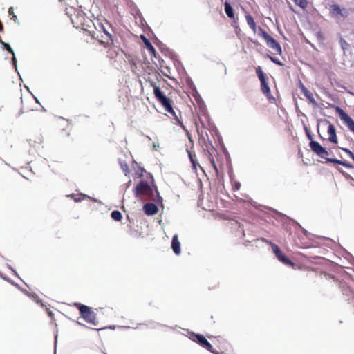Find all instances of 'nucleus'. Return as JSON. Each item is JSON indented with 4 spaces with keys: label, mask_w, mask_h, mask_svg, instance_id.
Here are the masks:
<instances>
[{
    "label": "nucleus",
    "mask_w": 354,
    "mask_h": 354,
    "mask_svg": "<svg viewBox=\"0 0 354 354\" xmlns=\"http://www.w3.org/2000/svg\"><path fill=\"white\" fill-rule=\"evenodd\" d=\"M151 86L153 88V93L156 99L162 105L165 110L172 115L177 117L171 105V101L163 93L160 88L157 86L156 83L151 82Z\"/></svg>",
    "instance_id": "4"
},
{
    "label": "nucleus",
    "mask_w": 354,
    "mask_h": 354,
    "mask_svg": "<svg viewBox=\"0 0 354 354\" xmlns=\"http://www.w3.org/2000/svg\"><path fill=\"white\" fill-rule=\"evenodd\" d=\"M259 36L261 37L264 40H266L270 35L261 26L257 27V30Z\"/></svg>",
    "instance_id": "22"
},
{
    "label": "nucleus",
    "mask_w": 354,
    "mask_h": 354,
    "mask_svg": "<svg viewBox=\"0 0 354 354\" xmlns=\"http://www.w3.org/2000/svg\"><path fill=\"white\" fill-rule=\"evenodd\" d=\"M111 216L113 220L116 221H120L122 218L121 212L118 210L113 211L111 212Z\"/></svg>",
    "instance_id": "23"
},
{
    "label": "nucleus",
    "mask_w": 354,
    "mask_h": 354,
    "mask_svg": "<svg viewBox=\"0 0 354 354\" xmlns=\"http://www.w3.org/2000/svg\"><path fill=\"white\" fill-rule=\"evenodd\" d=\"M171 248L176 255H179L180 254V243L177 235H174L172 238Z\"/></svg>",
    "instance_id": "16"
},
{
    "label": "nucleus",
    "mask_w": 354,
    "mask_h": 354,
    "mask_svg": "<svg viewBox=\"0 0 354 354\" xmlns=\"http://www.w3.org/2000/svg\"><path fill=\"white\" fill-rule=\"evenodd\" d=\"M192 339L198 343L201 346L206 350L210 351L213 354H218V352L214 350L211 344L206 339V338L200 334H193Z\"/></svg>",
    "instance_id": "8"
},
{
    "label": "nucleus",
    "mask_w": 354,
    "mask_h": 354,
    "mask_svg": "<svg viewBox=\"0 0 354 354\" xmlns=\"http://www.w3.org/2000/svg\"><path fill=\"white\" fill-rule=\"evenodd\" d=\"M250 41H251L252 43H253V44H255V45L259 44V43H258V41H257V40H254V39H250Z\"/></svg>",
    "instance_id": "36"
},
{
    "label": "nucleus",
    "mask_w": 354,
    "mask_h": 354,
    "mask_svg": "<svg viewBox=\"0 0 354 354\" xmlns=\"http://www.w3.org/2000/svg\"><path fill=\"white\" fill-rule=\"evenodd\" d=\"M245 17L248 25L250 26L252 32L254 33H256L257 30V26L256 24V22L254 21L253 17L250 14L246 13Z\"/></svg>",
    "instance_id": "17"
},
{
    "label": "nucleus",
    "mask_w": 354,
    "mask_h": 354,
    "mask_svg": "<svg viewBox=\"0 0 354 354\" xmlns=\"http://www.w3.org/2000/svg\"><path fill=\"white\" fill-rule=\"evenodd\" d=\"M267 46L272 48L276 54L281 55L282 53L281 47L279 43L274 39L272 37L270 36L266 40Z\"/></svg>",
    "instance_id": "11"
},
{
    "label": "nucleus",
    "mask_w": 354,
    "mask_h": 354,
    "mask_svg": "<svg viewBox=\"0 0 354 354\" xmlns=\"http://www.w3.org/2000/svg\"><path fill=\"white\" fill-rule=\"evenodd\" d=\"M340 149L344 152H346L351 158L354 156V153L348 149L342 147H340Z\"/></svg>",
    "instance_id": "29"
},
{
    "label": "nucleus",
    "mask_w": 354,
    "mask_h": 354,
    "mask_svg": "<svg viewBox=\"0 0 354 354\" xmlns=\"http://www.w3.org/2000/svg\"><path fill=\"white\" fill-rule=\"evenodd\" d=\"M341 46L344 50H346L348 47V44L344 39H341L340 40Z\"/></svg>",
    "instance_id": "28"
},
{
    "label": "nucleus",
    "mask_w": 354,
    "mask_h": 354,
    "mask_svg": "<svg viewBox=\"0 0 354 354\" xmlns=\"http://www.w3.org/2000/svg\"><path fill=\"white\" fill-rule=\"evenodd\" d=\"M67 15L70 17L74 27L91 32L89 28L94 25L93 22L89 17L86 16L82 10L70 8L67 9Z\"/></svg>",
    "instance_id": "1"
},
{
    "label": "nucleus",
    "mask_w": 354,
    "mask_h": 354,
    "mask_svg": "<svg viewBox=\"0 0 354 354\" xmlns=\"http://www.w3.org/2000/svg\"><path fill=\"white\" fill-rule=\"evenodd\" d=\"M256 73L258 76L260 82H261V90L262 93L268 97L270 98L271 95L270 88L268 84V77L266 75L263 73L261 66H258L256 68Z\"/></svg>",
    "instance_id": "7"
},
{
    "label": "nucleus",
    "mask_w": 354,
    "mask_h": 354,
    "mask_svg": "<svg viewBox=\"0 0 354 354\" xmlns=\"http://www.w3.org/2000/svg\"><path fill=\"white\" fill-rule=\"evenodd\" d=\"M335 111L339 114L340 119L344 121L348 128L354 133V120L339 106L335 107Z\"/></svg>",
    "instance_id": "9"
},
{
    "label": "nucleus",
    "mask_w": 354,
    "mask_h": 354,
    "mask_svg": "<svg viewBox=\"0 0 354 354\" xmlns=\"http://www.w3.org/2000/svg\"><path fill=\"white\" fill-rule=\"evenodd\" d=\"M153 147L156 149V147H157V145H153Z\"/></svg>",
    "instance_id": "40"
},
{
    "label": "nucleus",
    "mask_w": 354,
    "mask_h": 354,
    "mask_svg": "<svg viewBox=\"0 0 354 354\" xmlns=\"http://www.w3.org/2000/svg\"><path fill=\"white\" fill-rule=\"evenodd\" d=\"M143 209L148 216H152L158 213V209L154 203H148L144 205Z\"/></svg>",
    "instance_id": "13"
},
{
    "label": "nucleus",
    "mask_w": 354,
    "mask_h": 354,
    "mask_svg": "<svg viewBox=\"0 0 354 354\" xmlns=\"http://www.w3.org/2000/svg\"><path fill=\"white\" fill-rule=\"evenodd\" d=\"M225 12L228 17H230V19H234L233 8L232 7L231 4L227 1L225 2Z\"/></svg>",
    "instance_id": "20"
},
{
    "label": "nucleus",
    "mask_w": 354,
    "mask_h": 354,
    "mask_svg": "<svg viewBox=\"0 0 354 354\" xmlns=\"http://www.w3.org/2000/svg\"><path fill=\"white\" fill-rule=\"evenodd\" d=\"M122 167L123 171H124L125 175L128 176L130 172L128 165L127 164H125L124 165H122Z\"/></svg>",
    "instance_id": "31"
},
{
    "label": "nucleus",
    "mask_w": 354,
    "mask_h": 354,
    "mask_svg": "<svg viewBox=\"0 0 354 354\" xmlns=\"http://www.w3.org/2000/svg\"><path fill=\"white\" fill-rule=\"evenodd\" d=\"M310 149L316 153L318 156L322 158L326 159L328 162L337 163L346 168H353V165L347 162L342 161L340 160H337L335 158H328V152L326 151L325 148H324L318 142L315 140H311L309 144Z\"/></svg>",
    "instance_id": "2"
},
{
    "label": "nucleus",
    "mask_w": 354,
    "mask_h": 354,
    "mask_svg": "<svg viewBox=\"0 0 354 354\" xmlns=\"http://www.w3.org/2000/svg\"><path fill=\"white\" fill-rule=\"evenodd\" d=\"M12 55H13L12 59V62L15 65L16 64V58L15 57V54Z\"/></svg>",
    "instance_id": "37"
},
{
    "label": "nucleus",
    "mask_w": 354,
    "mask_h": 354,
    "mask_svg": "<svg viewBox=\"0 0 354 354\" xmlns=\"http://www.w3.org/2000/svg\"><path fill=\"white\" fill-rule=\"evenodd\" d=\"M47 314L48 315L51 317L52 319L54 318V313H53L52 310H50V309H47Z\"/></svg>",
    "instance_id": "35"
},
{
    "label": "nucleus",
    "mask_w": 354,
    "mask_h": 354,
    "mask_svg": "<svg viewBox=\"0 0 354 354\" xmlns=\"http://www.w3.org/2000/svg\"><path fill=\"white\" fill-rule=\"evenodd\" d=\"M330 13L333 17H337L338 15L342 16H347V12H342V10L339 7V6L337 4H333L330 6Z\"/></svg>",
    "instance_id": "14"
},
{
    "label": "nucleus",
    "mask_w": 354,
    "mask_h": 354,
    "mask_svg": "<svg viewBox=\"0 0 354 354\" xmlns=\"http://www.w3.org/2000/svg\"><path fill=\"white\" fill-rule=\"evenodd\" d=\"M241 185L239 183H235V184L233 185V189L234 190H239L240 189Z\"/></svg>",
    "instance_id": "33"
},
{
    "label": "nucleus",
    "mask_w": 354,
    "mask_h": 354,
    "mask_svg": "<svg viewBox=\"0 0 354 354\" xmlns=\"http://www.w3.org/2000/svg\"><path fill=\"white\" fill-rule=\"evenodd\" d=\"M153 147L156 149V147H157V145H153Z\"/></svg>",
    "instance_id": "41"
},
{
    "label": "nucleus",
    "mask_w": 354,
    "mask_h": 354,
    "mask_svg": "<svg viewBox=\"0 0 354 354\" xmlns=\"http://www.w3.org/2000/svg\"><path fill=\"white\" fill-rule=\"evenodd\" d=\"M352 159L354 160V156L352 158Z\"/></svg>",
    "instance_id": "45"
},
{
    "label": "nucleus",
    "mask_w": 354,
    "mask_h": 354,
    "mask_svg": "<svg viewBox=\"0 0 354 354\" xmlns=\"http://www.w3.org/2000/svg\"><path fill=\"white\" fill-rule=\"evenodd\" d=\"M277 259L286 266H290L292 268H295L296 266V264L293 263L289 258H288L283 253L278 257Z\"/></svg>",
    "instance_id": "18"
},
{
    "label": "nucleus",
    "mask_w": 354,
    "mask_h": 354,
    "mask_svg": "<svg viewBox=\"0 0 354 354\" xmlns=\"http://www.w3.org/2000/svg\"><path fill=\"white\" fill-rule=\"evenodd\" d=\"M271 247H272V252L275 254L277 258L278 257H279L281 254H283V252L281 251V250L279 248V246L277 245L276 244L272 243H271Z\"/></svg>",
    "instance_id": "24"
},
{
    "label": "nucleus",
    "mask_w": 354,
    "mask_h": 354,
    "mask_svg": "<svg viewBox=\"0 0 354 354\" xmlns=\"http://www.w3.org/2000/svg\"><path fill=\"white\" fill-rule=\"evenodd\" d=\"M144 44L145 45L146 48L148 50L149 54L151 55L156 56V50L155 48L153 46L151 43L149 41V40L145 37H142Z\"/></svg>",
    "instance_id": "19"
},
{
    "label": "nucleus",
    "mask_w": 354,
    "mask_h": 354,
    "mask_svg": "<svg viewBox=\"0 0 354 354\" xmlns=\"http://www.w3.org/2000/svg\"><path fill=\"white\" fill-rule=\"evenodd\" d=\"M268 57H269L270 59L272 62H274V63H275V64H277V65H279V66H281V65H282V63H281V62L278 59L274 58V57H271V56H268Z\"/></svg>",
    "instance_id": "30"
},
{
    "label": "nucleus",
    "mask_w": 354,
    "mask_h": 354,
    "mask_svg": "<svg viewBox=\"0 0 354 354\" xmlns=\"http://www.w3.org/2000/svg\"><path fill=\"white\" fill-rule=\"evenodd\" d=\"M187 152L188 153V156L189 158V160L192 164V166H193V168L194 169H196V167L197 165H198V162H197V160H196V155L194 153H193L190 149H187Z\"/></svg>",
    "instance_id": "21"
},
{
    "label": "nucleus",
    "mask_w": 354,
    "mask_h": 354,
    "mask_svg": "<svg viewBox=\"0 0 354 354\" xmlns=\"http://www.w3.org/2000/svg\"><path fill=\"white\" fill-rule=\"evenodd\" d=\"M100 27L102 30V33L101 32L91 30L89 33L93 38L97 39L100 44H102L105 48H107L113 44L112 36L107 30H105L103 25Z\"/></svg>",
    "instance_id": "6"
},
{
    "label": "nucleus",
    "mask_w": 354,
    "mask_h": 354,
    "mask_svg": "<svg viewBox=\"0 0 354 354\" xmlns=\"http://www.w3.org/2000/svg\"><path fill=\"white\" fill-rule=\"evenodd\" d=\"M204 155H205L207 160L209 162V165H211V167L214 169L215 172L216 174H218V170L217 166H216V165L215 163V161H214V157H213L212 154L210 153L209 151L204 150Z\"/></svg>",
    "instance_id": "15"
},
{
    "label": "nucleus",
    "mask_w": 354,
    "mask_h": 354,
    "mask_svg": "<svg viewBox=\"0 0 354 354\" xmlns=\"http://www.w3.org/2000/svg\"><path fill=\"white\" fill-rule=\"evenodd\" d=\"M203 127V126L202 127ZM196 130H197V132H198V134L200 137H203V128L200 129L197 125H196Z\"/></svg>",
    "instance_id": "32"
},
{
    "label": "nucleus",
    "mask_w": 354,
    "mask_h": 354,
    "mask_svg": "<svg viewBox=\"0 0 354 354\" xmlns=\"http://www.w3.org/2000/svg\"><path fill=\"white\" fill-rule=\"evenodd\" d=\"M198 167H200V169L203 170L202 167H201V165H198Z\"/></svg>",
    "instance_id": "42"
},
{
    "label": "nucleus",
    "mask_w": 354,
    "mask_h": 354,
    "mask_svg": "<svg viewBox=\"0 0 354 354\" xmlns=\"http://www.w3.org/2000/svg\"><path fill=\"white\" fill-rule=\"evenodd\" d=\"M190 142L193 144L192 140L189 138Z\"/></svg>",
    "instance_id": "39"
},
{
    "label": "nucleus",
    "mask_w": 354,
    "mask_h": 354,
    "mask_svg": "<svg viewBox=\"0 0 354 354\" xmlns=\"http://www.w3.org/2000/svg\"><path fill=\"white\" fill-rule=\"evenodd\" d=\"M299 88L301 93L314 105L317 106V102L313 97V93L304 85L301 82H299Z\"/></svg>",
    "instance_id": "12"
},
{
    "label": "nucleus",
    "mask_w": 354,
    "mask_h": 354,
    "mask_svg": "<svg viewBox=\"0 0 354 354\" xmlns=\"http://www.w3.org/2000/svg\"><path fill=\"white\" fill-rule=\"evenodd\" d=\"M8 13L10 15H12L11 19H13L15 21H17V16L14 14L13 8L11 7L8 10Z\"/></svg>",
    "instance_id": "27"
},
{
    "label": "nucleus",
    "mask_w": 354,
    "mask_h": 354,
    "mask_svg": "<svg viewBox=\"0 0 354 354\" xmlns=\"http://www.w3.org/2000/svg\"><path fill=\"white\" fill-rule=\"evenodd\" d=\"M74 306L79 309L81 317L86 322L94 326H97L98 324V322L96 319V314L92 310L91 308L80 303H75Z\"/></svg>",
    "instance_id": "5"
},
{
    "label": "nucleus",
    "mask_w": 354,
    "mask_h": 354,
    "mask_svg": "<svg viewBox=\"0 0 354 354\" xmlns=\"http://www.w3.org/2000/svg\"><path fill=\"white\" fill-rule=\"evenodd\" d=\"M155 192L156 195L154 194L153 189L145 181H141L135 187V194L136 196L143 195L151 198L155 201L162 203V199L160 196L156 187H155Z\"/></svg>",
    "instance_id": "3"
},
{
    "label": "nucleus",
    "mask_w": 354,
    "mask_h": 354,
    "mask_svg": "<svg viewBox=\"0 0 354 354\" xmlns=\"http://www.w3.org/2000/svg\"><path fill=\"white\" fill-rule=\"evenodd\" d=\"M306 135H307L308 138L310 141H311V140H313V137H312V136H311V134H310V131H308V129H306Z\"/></svg>",
    "instance_id": "34"
},
{
    "label": "nucleus",
    "mask_w": 354,
    "mask_h": 354,
    "mask_svg": "<svg viewBox=\"0 0 354 354\" xmlns=\"http://www.w3.org/2000/svg\"><path fill=\"white\" fill-rule=\"evenodd\" d=\"M325 122L328 124L327 133L328 135V138H327V140L331 143L337 144L338 140L335 126L333 124H331L330 122L328 120H325Z\"/></svg>",
    "instance_id": "10"
},
{
    "label": "nucleus",
    "mask_w": 354,
    "mask_h": 354,
    "mask_svg": "<svg viewBox=\"0 0 354 354\" xmlns=\"http://www.w3.org/2000/svg\"><path fill=\"white\" fill-rule=\"evenodd\" d=\"M295 4H297V6H299L300 8L304 9L307 5H308V1L307 0H292Z\"/></svg>",
    "instance_id": "25"
},
{
    "label": "nucleus",
    "mask_w": 354,
    "mask_h": 354,
    "mask_svg": "<svg viewBox=\"0 0 354 354\" xmlns=\"http://www.w3.org/2000/svg\"><path fill=\"white\" fill-rule=\"evenodd\" d=\"M218 354H223V352H222V353H218Z\"/></svg>",
    "instance_id": "44"
},
{
    "label": "nucleus",
    "mask_w": 354,
    "mask_h": 354,
    "mask_svg": "<svg viewBox=\"0 0 354 354\" xmlns=\"http://www.w3.org/2000/svg\"><path fill=\"white\" fill-rule=\"evenodd\" d=\"M75 201H80V198H78V197H76V198H75Z\"/></svg>",
    "instance_id": "38"
},
{
    "label": "nucleus",
    "mask_w": 354,
    "mask_h": 354,
    "mask_svg": "<svg viewBox=\"0 0 354 354\" xmlns=\"http://www.w3.org/2000/svg\"><path fill=\"white\" fill-rule=\"evenodd\" d=\"M198 167H200V169L203 170L202 167H201V165H198Z\"/></svg>",
    "instance_id": "43"
},
{
    "label": "nucleus",
    "mask_w": 354,
    "mask_h": 354,
    "mask_svg": "<svg viewBox=\"0 0 354 354\" xmlns=\"http://www.w3.org/2000/svg\"><path fill=\"white\" fill-rule=\"evenodd\" d=\"M1 44L3 46V48L8 50L9 53H10L12 55H14V51L12 49V48L10 47V46L7 44V43H5L4 41H2L1 43Z\"/></svg>",
    "instance_id": "26"
}]
</instances>
